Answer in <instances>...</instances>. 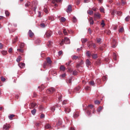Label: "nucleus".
<instances>
[{
	"label": "nucleus",
	"instance_id": "f257e3e1",
	"mask_svg": "<svg viewBox=\"0 0 130 130\" xmlns=\"http://www.w3.org/2000/svg\"><path fill=\"white\" fill-rule=\"evenodd\" d=\"M63 43H65L66 44H70V39L67 37L64 38V40H62V41L60 43V45H62Z\"/></svg>",
	"mask_w": 130,
	"mask_h": 130
},
{
	"label": "nucleus",
	"instance_id": "f03ea898",
	"mask_svg": "<svg viewBox=\"0 0 130 130\" xmlns=\"http://www.w3.org/2000/svg\"><path fill=\"white\" fill-rule=\"evenodd\" d=\"M94 19H100L101 18V14L99 13H96L94 14Z\"/></svg>",
	"mask_w": 130,
	"mask_h": 130
},
{
	"label": "nucleus",
	"instance_id": "7ed1b4c3",
	"mask_svg": "<svg viewBox=\"0 0 130 130\" xmlns=\"http://www.w3.org/2000/svg\"><path fill=\"white\" fill-rule=\"evenodd\" d=\"M10 127H11V125L10 124H6L4 125L3 128L4 130H8Z\"/></svg>",
	"mask_w": 130,
	"mask_h": 130
},
{
	"label": "nucleus",
	"instance_id": "20e7f679",
	"mask_svg": "<svg viewBox=\"0 0 130 130\" xmlns=\"http://www.w3.org/2000/svg\"><path fill=\"white\" fill-rule=\"evenodd\" d=\"M45 35L46 37L49 38L50 37V36H51V35H52V32H51V31H48L46 32Z\"/></svg>",
	"mask_w": 130,
	"mask_h": 130
},
{
	"label": "nucleus",
	"instance_id": "39448f33",
	"mask_svg": "<svg viewBox=\"0 0 130 130\" xmlns=\"http://www.w3.org/2000/svg\"><path fill=\"white\" fill-rule=\"evenodd\" d=\"M54 91H55L54 88H53V87H51L50 88L47 89V93H52L53 92H54Z\"/></svg>",
	"mask_w": 130,
	"mask_h": 130
},
{
	"label": "nucleus",
	"instance_id": "423d86ee",
	"mask_svg": "<svg viewBox=\"0 0 130 130\" xmlns=\"http://www.w3.org/2000/svg\"><path fill=\"white\" fill-rule=\"evenodd\" d=\"M47 63L49 64V66H51V63H52V61H51L50 58H47Z\"/></svg>",
	"mask_w": 130,
	"mask_h": 130
},
{
	"label": "nucleus",
	"instance_id": "0eeeda50",
	"mask_svg": "<svg viewBox=\"0 0 130 130\" xmlns=\"http://www.w3.org/2000/svg\"><path fill=\"white\" fill-rule=\"evenodd\" d=\"M113 43L112 44V47H113V48H115V47H116V41L115 40H113Z\"/></svg>",
	"mask_w": 130,
	"mask_h": 130
},
{
	"label": "nucleus",
	"instance_id": "6e6552de",
	"mask_svg": "<svg viewBox=\"0 0 130 130\" xmlns=\"http://www.w3.org/2000/svg\"><path fill=\"white\" fill-rule=\"evenodd\" d=\"M67 12V13H71V12H72V5L68 6Z\"/></svg>",
	"mask_w": 130,
	"mask_h": 130
},
{
	"label": "nucleus",
	"instance_id": "1a4fd4ad",
	"mask_svg": "<svg viewBox=\"0 0 130 130\" xmlns=\"http://www.w3.org/2000/svg\"><path fill=\"white\" fill-rule=\"evenodd\" d=\"M28 35L29 36V37H33V36H34V33H33L32 32V30H29V31H28Z\"/></svg>",
	"mask_w": 130,
	"mask_h": 130
},
{
	"label": "nucleus",
	"instance_id": "9d476101",
	"mask_svg": "<svg viewBox=\"0 0 130 130\" xmlns=\"http://www.w3.org/2000/svg\"><path fill=\"white\" fill-rule=\"evenodd\" d=\"M64 111L66 113H69L71 111V109H70V108L66 107L64 108Z\"/></svg>",
	"mask_w": 130,
	"mask_h": 130
},
{
	"label": "nucleus",
	"instance_id": "9b49d317",
	"mask_svg": "<svg viewBox=\"0 0 130 130\" xmlns=\"http://www.w3.org/2000/svg\"><path fill=\"white\" fill-rule=\"evenodd\" d=\"M45 128L46 129H48V128H51V126H50V124H46V125H45Z\"/></svg>",
	"mask_w": 130,
	"mask_h": 130
},
{
	"label": "nucleus",
	"instance_id": "f8f14e48",
	"mask_svg": "<svg viewBox=\"0 0 130 130\" xmlns=\"http://www.w3.org/2000/svg\"><path fill=\"white\" fill-rule=\"evenodd\" d=\"M18 66L19 68H21V69H22L23 68H25V63H19L18 64Z\"/></svg>",
	"mask_w": 130,
	"mask_h": 130
},
{
	"label": "nucleus",
	"instance_id": "ddd939ff",
	"mask_svg": "<svg viewBox=\"0 0 130 130\" xmlns=\"http://www.w3.org/2000/svg\"><path fill=\"white\" fill-rule=\"evenodd\" d=\"M86 64L87 67H89V66L91 65V62L89 59H86Z\"/></svg>",
	"mask_w": 130,
	"mask_h": 130
},
{
	"label": "nucleus",
	"instance_id": "4468645a",
	"mask_svg": "<svg viewBox=\"0 0 130 130\" xmlns=\"http://www.w3.org/2000/svg\"><path fill=\"white\" fill-rule=\"evenodd\" d=\"M37 105L35 103H32L30 104V108H34Z\"/></svg>",
	"mask_w": 130,
	"mask_h": 130
},
{
	"label": "nucleus",
	"instance_id": "2eb2a0df",
	"mask_svg": "<svg viewBox=\"0 0 130 130\" xmlns=\"http://www.w3.org/2000/svg\"><path fill=\"white\" fill-rule=\"evenodd\" d=\"M89 21L90 25H93V24H94V20H93V18L92 17H90Z\"/></svg>",
	"mask_w": 130,
	"mask_h": 130
},
{
	"label": "nucleus",
	"instance_id": "dca6fc26",
	"mask_svg": "<svg viewBox=\"0 0 130 130\" xmlns=\"http://www.w3.org/2000/svg\"><path fill=\"white\" fill-rule=\"evenodd\" d=\"M60 70L63 72L66 70V67L63 66H61L60 67Z\"/></svg>",
	"mask_w": 130,
	"mask_h": 130
},
{
	"label": "nucleus",
	"instance_id": "f3484780",
	"mask_svg": "<svg viewBox=\"0 0 130 130\" xmlns=\"http://www.w3.org/2000/svg\"><path fill=\"white\" fill-rule=\"evenodd\" d=\"M21 59H22V57H21V56H19L17 57L16 61H17V62H20V61H21Z\"/></svg>",
	"mask_w": 130,
	"mask_h": 130
},
{
	"label": "nucleus",
	"instance_id": "a211bd4d",
	"mask_svg": "<svg viewBox=\"0 0 130 130\" xmlns=\"http://www.w3.org/2000/svg\"><path fill=\"white\" fill-rule=\"evenodd\" d=\"M24 46H25V44H24V43H21L19 45V47L20 48H24Z\"/></svg>",
	"mask_w": 130,
	"mask_h": 130
},
{
	"label": "nucleus",
	"instance_id": "6ab92c4d",
	"mask_svg": "<svg viewBox=\"0 0 130 130\" xmlns=\"http://www.w3.org/2000/svg\"><path fill=\"white\" fill-rule=\"evenodd\" d=\"M60 20V22L63 23L65 21H67V19L64 17H61Z\"/></svg>",
	"mask_w": 130,
	"mask_h": 130
},
{
	"label": "nucleus",
	"instance_id": "aec40b11",
	"mask_svg": "<svg viewBox=\"0 0 130 130\" xmlns=\"http://www.w3.org/2000/svg\"><path fill=\"white\" fill-rule=\"evenodd\" d=\"M93 11L92 10H88L87 11V14H88L89 15H93Z\"/></svg>",
	"mask_w": 130,
	"mask_h": 130
},
{
	"label": "nucleus",
	"instance_id": "412c9836",
	"mask_svg": "<svg viewBox=\"0 0 130 130\" xmlns=\"http://www.w3.org/2000/svg\"><path fill=\"white\" fill-rule=\"evenodd\" d=\"M102 109H103V107H99V108L97 110L98 112L100 113L101 110H102Z\"/></svg>",
	"mask_w": 130,
	"mask_h": 130
},
{
	"label": "nucleus",
	"instance_id": "4be33fe9",
	"mask_svg": "<svg viewBox=\"0 0 130 130\" xmlns=\"http://www.w3.org/2000/svg\"><path fill=\"white\" fill-rule=\"evenodd\" d=\"M78 58H79V56H76V55H73L72 56V59H78Z\"/></svg>",
	"mask_w": 130,
	"mask_h": 130
},
{
	"label": "nucleus",
	"instance_id": "5701e85b",
	"mask_svg": "<svg viewBox=\"0 0 130 130\" xmlns=\"http://www.w3.org/2000/svg\"><path fill=\"white\" fill-rule=\"evenodd\" d=\"M2 53L3 55H7V54H8V52L7 51H3L2 52Z\"/></svg>",
	"mask_w": 130,
	"mask_h": 130
},
{
	"label": "nucleus",
	"instance_id": "b1692460",
	"mask_svg": "<svg viewBox=\"0 0 130 130\" xmlns=\"http://www.w3.org/2000/svg\"><path fill=\"white\" fill-rule=\"evenodd\" d=\"M92 58H97V57H98V56H97V54H93L92 55Z\"/></svg>",
	"mask_w": 130,
	"mask_h": 130
},
{
	"label": "nucleus",
	"instance_id": "393cba45",
	"mask_svg": "<svg viewBox=\"0 0 130 130\" xmlns=\"http://www.w3.org/2000/svg\"><path fill=\"white\" fill-rule=\"evenodd\" d=\"M17 51H19V52H21L23 53L24 52V49L20 48V49H17Z\"/></svg>",
	"mask_w": 130,
	"mask_h": 130
},
{
	"label": "nucleus",
	"instance_id": "a878e982",
	"mask_svg": "<svg viewBox=\"0 0 130 130\" xmlns=\"http://www.w3.org/2000/svg\"><path fill=\"white\" fill-rule=\"evenodd\" d=\"M86 55H87V56H89V57L91 56V52H90L89 51H87Z\"/></svg>",
	"mask_w": 130,
	"mask_h": 130
},
{
	"label": "nucleus",
	"instance_id": "bb28decb",
	"mask_svg": "<svg viewBox=\"0 0 130 130\" xmlns=\"http://www.w3.org/2000/svg\"><path fill=\"white\" fill-rule=\"evenodd\" d=\"M63 33L64 35H68V31L66 29H63Z\"/></svg>",
	"mask_w": 130,
	"mask_h": 130
},
{
	"label": "nucleus",
	"instance_id": "cd10ccee",
	"mask_svg": "<svg viewBox=\"0 0 130 130\" xmlns=\"http://www.w3.org/2000/svg\"><path fill=\"white\" fill-rule=\"evenodd\" d=\"M31 113L33 115H35V113H36V109H34L33 110H31Z\"/></svg>",
	"mask_w": 130,
	"mask_h": 130
},
{
	"label": "nucleus",
	"instance_id": "c85d7f7f",
	"mask_svg": "<svg viewBox=\"0 0 130 130\" xmlns=\"http://www.w3.org/2000/svg\"><path fill=\"white\" fill-rule=\"evenodd\" d=\"M125 21L126 22H128V21H129L130 20V17L129 16H127L125 19Z\"/></svg>",
	"mask_w": 130,
	"mask_h": 130
},
{
	"label": "nucleus",
	"instance_id": "c756f323",
	"mask_svg": "<svg viewBox=\"0 0 130 130\" xmlns=\"http://www.w3.org/2000/svg\"><path fill=\"white\" fill-rule=\"evenodd\" d=\"M18 40V37H16L15 39L13 41V43H16V42H17V41Z\"/></svg>",
	"mask_w": 130,
	"mask_h": 130
},
{
	"label": "nucleus",
	"instance_id": "7c9ffc66",
	"mask_svg": "<svg viewBox=\"0 0 130 130\" xmlns=\"http://www.w3.org/2000/svg\"><path fill=\"white\" fill-rule=\"evenodd\" d=\"M89 85L91 86H94L95 85V83H94V81H90L89 82Z\"/></svg>",
	"mask_w": 130,
	"mask_h": 130
},
{
	"label": "nucleus",
	"instance_id": "2f4dec72",
	"mask_svg": "<svg viewBox=\"0 0 130 130\" xmlns=\"http://www.w3.org/2000/svg\"><path fill=\"white\" fill-rule=\"evenodd\" d=\"M73 21L74 23H76V22H77V18H76V17H73Z\"/></svg>",
	"mask_w": 130,
	"mask_h": 130
},
{
	"label": "nucleus",
	"instance_id": "473e14b6",
	"mask_svg": "<svg viewBox=\"0 0 130 130\" xmlns=\"http://www.w3.org/2000/svg\"><path fill=\"white\" fill-rule=\"evenodd\" d=\"M100 11L101 12V13H104V8H101L100 9Z\"/></svg>",
	"mask_w": 130,
	"mask_h": 130
},
{
	"label": "nucleus",
	"instance_id": "72a5a7b5",
	"mask_svg": "<svg viewBox=\"0 0 130 130\" xmlns=\"http://www.w3.org/2000/svg\"><path fill=\"white\" fill-rule=\"evenodd\" d=\"M81 41H82V43H85V42H87V39H82L81 40Z\"/></svg>",
	"mask_w": 130,
	"mask_h": 130
},
{
	"label": "nucleus",
	"instance_id": "f704fd0d",
	"mask_svg": "<svg viewBox=\"0 0 130 130\" xmlns=\"http://www.w3.org/2000/svg\"><path fill=\"white\" fill-rule=\"evenodd\" d=\"M9 119H12L13 117H15V115H10L9 116Z\"/></svg>",
	"mask_w": 130,
	"mask_h": 130
},
{
	"label": "nucleus",
	"instance_id": "c9c22d12",
	"mask_svg": "<svg viewBox=\"0 0 130 130\" xmlns=\"http://www.w3.org/2000/svg\"><path fill=\"white\" fill-rule=\"evenodd\" d=\"M41 27V28H45V24L44 23H41L40 24Z\"/></svg>",
	"mask_w": 130,
	"mask_h": 130
},
{
	"label": "nucleus",
	"instance_id": "e433bc0d",
	"mask_svg": "<svg viewBox=\"0 0 130 130\" xmlns=\"http://www.w3.org/2000/svg\"><path fill=\"white\" fill-rule=\"evenodd\" d=\"M79 116V113H76L74 115V117L76 118V117H78Z\"/></svg>",
	"mask_w": 130,
	"mask_h": 130
},
{
	"label": "nucleus",
	"instance_id": "4c0bfd02",
	"mask_svg": "<svg viewBox=\"0 0 130 130\" xmlns=\"http://www.w3.org/2000/svg\"><path fill=\"white\" fill-rule=\"evenodd\" d=\"M44 12H45V13H46V14H47V13H48V9H47V8H44Z\"/></svg>",
	"mask_w": 130,
	"mask_h": 130
},
{
	"label": "nucleus",
	"instance_id": "58836bf2",
	"mask_svg": "<svg viewBox=\"0 0 130 130\" xmlns=\"http://www.w3.org/2000/svg\"><path fill=\"white\" fill-rule=\"evenodd\" d=\"M94 103H95V104L99 105V104H100V102L99 101L96 100L94 102Z\"/></svg>",
	"mask_w": 130,
	"mask_h": 130
},
{
	"label": "nucleus",
	"instance_id": "ea45409f",
	"mask_svg": "<svg viewBox=\"0 0 130 130\" xmlns=\"http://www.w3.org/2000/svg\"><path fill=\"white\" fill-rule=\"evenodd\" d=\"M8 52H9V53H12V52H13V49L10 48L8 51Z\"/></svg>",
	"mask_w": 130,
	"mask_h": 130
},
{
	"label": "nucleus",
	"instance_id": "a19ab883",
	"mask_svg": "<svg viewBox=\"0 0 130 130\" xmlns=\"http://www.w3.org/2000/svg\"><path fill=\"white\" fill-rule=\"evenodd\" d=\"M101 25H102V26H103V27H104V26H105V23H104V20H102V22Z\"/></svg>",
	"mask_w": 130,
	"mask_h": 130
},
{
	"label": "nucleus",
	"instance_id": "79ce46f5",
	"mask_svg": "<svg viewBox=\"0 0 130 130\" xmlns=\"http://www.w3.org/2000/svg\"><path fill=\"white\" fill-rule=\"evenodd\" d=\"M51 44H52V42H51V41H49V44H48V46L49 47H50V46H51Z\"/></svg>",
	"mask_w": 130,
	"mask_h": 130
},
{
	"label": "nucleus",
	"instance_id": "37998d69",
	"mask_svg": "<svg viewBox=\"0 0 130 130\" xmlns=\"http://www.w3.org/2000/svg\"><path fill=\"white\" fill-rule=\"evenodd\" d=\"M1 80L2 81V82H5L6 81V78H5V77H2Z\"/></svg>",
	"mask_w": 130,
	"mask_h": 130
},
{
	"label": "nucleus",
	"instance_id": "c03bdc74",
	"mask_svg": "<svg viewBox=\"0 0 130 130\" xmlns=\"http://www.w3.org/2000/svg\"><path fill=\"white\" fill-rule=\"evenodd\" d=\"M40 42H41V41H40V40L39 39H37V40H36V43H40Z\"/></svg>",
	"mask_w": 130,
	"mask_h": 130
},
{
	"label": "nucleus",
	"instance_id": "a18cd8bd",
	"mask_svg": "<svg viewBox=\"0 0 130 130\" xmlns=\"http://www.w3.org/2000/svg\"><path fill=\"white\" fill-rule=\"evenodd\" d=\"M5 14H6L7 16H10V13L9 12H8V11H6L5 12Z\"/></svg>",
	"mask_w": 130,
	"mask_h": 130
},
{
	"label": "nucleus",
	"instance_id": "49530a36",
	"mask_svg": "<svg viewBox=\"0 0 130 130\" xmlns=\"http://www.w3.org/2000/svg\"><path fill=\"white\" fill-rule=\"evenodd\" d=\"M96 41L98 43H100L101 42V39H97Z\"/></svg>",
	"mask_w": 130,
	"mask_h": 130
},
{
	"label": "nucleus",
	"instance_id": "de8ad7c7",
	"mask_svg": "<svg viewBox=\"0 0 130 130\" xmlns=\"http://www.w3.org/2000/svg\"><path fill=\"white\" fill-rule=\"evenodd\" d=\"M46 66H47V63L46 62H44L43 68L45 69L46 68Z\"/></svg>",
	"mask_w": 130,
	"mask_h": 130
},
{
	"label": "nucleus",
	"instance_id": "09e8293b",
	"mask_svg": "<svg viewBox=\"0 0 130 130\" xmlns=\"http://www.w3.org/2000/svg\"><path fill=\"white\" fill-rule=\"evenodd\" d=\"M121 3L122 4V5H125V0H122Z\"/></svg>",
	"mask_w": 130,
	"mask_h": 130
},
{
	"label": "nucleus",
	"instance_id": "8fccbe9b",
	"mask_svg": "<svg viewBox=\"0 0 130 130\" xmlns=\"http://www.w3.org/2000/svg\"><path fill=\"white\" fill-rule=\"evenodd\" d=\"M107 77L106 76H104L103 77V81H106Z\"/></svg>",
	"mask_w": 130,
	"mask_h": 130
},
{
	"label": "nucleus",
	"instance_id": "3c124183",
	"mask_svg": "<svg viewBox=\"0 0 130 130\" xmlns=\"http://www.w3.org/2000/svg\"><path fill=\"white\" fill-rule=\"evenodd\" d=\"M61 54H62V51H59L58 55H61Z\"/></svg>",
	"mask_w": 130,
	"mask_h": 130
},
{
	"label": "nucleus",
	"instance_id": "603ef678",
	"mask_svg": "<svg viewBox=\"0 0 130 130\" xmlns=\"http://www.w3.org/2000/svg\"><path fill=\"white\" fill-rule=\"evenodd\" d=\"M44 117H45V116H44V114H42L41 115V118H44Z\"/></svg>",
	"mask_w": 130,
	"mask_h": 130
},
{
	"label": "nucleus",
	"instance_id": "864d4df0",
	"mask_svg": "<svg viewBox=\"0 0 130 130\" xmlns=\"http://www.w3.org/2000/svg\"><path fill=\"white\" fill-rule=\"evenodd\" d=\"M119 32H123V28H121L120 29H119Z\"/></svg>",
	"mask_w": 130,
	"mask_h": 130
},
{
	"label": "nucleus",
	"instance_id": "5fc2aeb1",
	"mask_svg": "<svg viewBox=\"0 0 130 130\" xmlns=\"http://www.w3.org/2000/svg\"><path fill=\"white\" fill-rule=\"evenodd\" d=\"M86 112H87V114H88V115H90V111L89 110H87Z\"/></svg>",
	"mask_w": 130,
	"mask_h": 130
},
{
	"label": "nucleus",
	"instance_id": "6e6d98bb",
	"mask_svg": "<svg viewBox=\"0 0 130 130\" xmlns=\"http://www.w3.org/2000/svg\"><path fill=\"white\" fill-rule=\"evenodd\" d=\"M71 61H69L68 63H66V66H70Z\"/></svg>",
	"mask_w": 130,
	"mask_h": 130
},
{
	"label": "nucleus",
	"instance_id": "4d7b16f0",
	"mask_svg": "<svg viewBox=\"0 0 130 130\" xmlns=\"http://www.w3.org/2000/svg\"><path fill=\"white\" fill-rule=\"evenodd\" d=\"M38 17H41V12H38Z\"/></svg>",
	"mask_w": 130,
	"mask_h": 130
},
{
	"label": "nucleus",
	"instance_id": "13d9d810",
	"mask_svg": "<svg viewBox=\"0 0 130 130\" xmlns=\"http://www.w3.org/2000/svg\"><path fill=\"white\" fill-rule=\"evenodd\" d=\"M89 88H90V87L89 86H86L85 87V89L86 90H89Z\"/></svg>",
	"mask_w": 130,
	"mask_h": 130
},
{
	"label": "nucleus",
	"instance_id": "bf43d9fd",
	"mask_svg": "<svg viewBox=\"0 0 130 130\" xmlns=\"http://www.w3.org/2000/svg\"><path fill=\"white\" fill-rule=\"evenodd\" d=\"M29 6H30V3L25 4V7H29Z\"/></svg>",
	"mask_w": 130,
	"mask_h": 130
},
{
	"label": "nucleus",
	"instance_id": "052dcab7",
	"mask_svg": "<svg viewBox=\"0 0 130 130\" xmlns=\"http://www.w3.org/2000/svg\"><path fill=\"white\" fill-rule=\"evenodd\" d=\"M60 76L61 77H62V78H64V77H66V74H62Z\"/></svg>",
	"mask_w": 130,
	"mask_h": 130
},
{
	"label": "nucleus",
	"instance_id": "680f3d73",
	"mask_svg": "<svg viewBox=\"0 0 130 130\" xmlns=\"http://www.w3.org/2000/svg\"><path fill=\"white\" fill-rule=\"evenodd\" d=\"M67 102H68V101H66V100L64 101L62 103L63 105L66 104V103H67Z\"/></svg>",
	"mask_w": 130,
	"mask_h": 130
},
{
	"label": "nucleus",
	"instance_id": "e2e57ef3",
	"mask_svg": "<svg viewBox=\"0 0 130 130\" xmlns=\"http://www.w3.org/2000/svg\"><path fill=\"white\" fill-rule=\"evenodd\" d=\"M73 75H74L75 76H76V75H77V71H73Z\"/></svg>",
	"mask_w": 130,
	"mask_h": 130
},
{
	"label": "nucleus",
	"instance_id": "0e129e2a",
	"mask_svg": "<svg viewBox=\"0 0 130 130\" xmlns=\"http://www.w3.org/2000/svg\"><path fill=\"white\" fill-rule=\"evenodd\" d=\"M117 14H118L119 15H121V12L118 11V12H117Z\"/></svg>",
	"mask_w": 130,
	"mask_h": 130
},
{
	"label": "nucleus",
	"instance_id": "69168bd1",
	"mask_svg": "<svg viewBox=\"0 0 130 130\" xmlns=\"http://www.w3.org/2000/svg\"><path fill=\"white\" fill-rule=\"evenodd\" d=\"M55 1L56 2V3H60L61 2L62 0H55Z\"/></svg>",
	"mask_w": 130,
	"mask_h": 130
},
{
	"label": "nucleus",
	"instance_id": "338daca9",
	"mask_svg": "<svg viewBox=\"0 0 130 130\" xmlns=\"http://www.w3.org/2000/svg\"><path fill=\"white\" fill-rule=\"evenodd\" d=\"M2 48H3V44L0 43V49H2Z\"/></svg>",
	"mask_w": 130,
	"mask_h": 130
},
{
	"label": "nucleus",
	"instance_id": "774afa93",
	"mask_svg": "<svg viewBox=\"0 0 130 130\" xmlns=\"http://www.w3.org/2000/svg\"><path fill=\"white\" fill-rule=\"evenodd\" d=\"M89 107H90L91 108H93V107H94V106L92 105H89Z\"/></svg>",
	"mask_w": 130,
	"mask_h": 130
}]
</instances>
